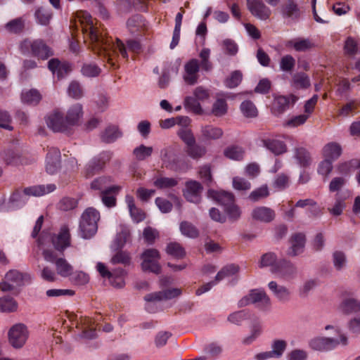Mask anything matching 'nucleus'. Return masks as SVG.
<instances>
[{
  "label": "nucleus",
  "mask_w": 360,
  "mask_h": 360,
  "mask_svg": "<svg viewBox=\"0 0 360 360\" xmlns=\"http://www.w3.org/2000/svg\"><path fill=\"white\" fill-rule=\"evenodd\" d=\"M339 308L346 314H360V301L352 297L346 298L341 302Z\"/></svg>",
  "instance_id": "obj_30"
},
{
  "label": "nucleus",
  "mask_w": 360,
  "mask_h": 360,
  "mask_svg": "<svg viewBox=\"0 0 360 360\" xmlns=\"http://www.w3.org/2000/svg\"><path fill=\"white\" fill-rule=\"evenodd\" d=\"M250 304H256L257 307L264 309L270 306L271 300L264 290L255 289L250 290L248 295L242 297L238 305L239 307H243Z\"/></svg>",
  "instance_id": "obj_8"
},
{
  "label": "nucleus",
  "mask_w": 360,
  "mask_h": 360,
  "mask_svg": "<svg viewBox=\"0 0 360 360\" xmlns=\"http://www.w3.org/2000/svg\"><path fill=\"white\" fill-rule=\"evenodd\" d=\"M153 152V148L152 146L141 144L133 150L132 154L136 160L143 161L150 157Z\"/></svg>",
  "instance_id": "obj_39"
},
{
  "label": "nucleus",
  "mask_w": 360,
  "mask_h": 360,
  "mask_svg": "<svg viewBox=\"0 0 360 360\" xmlns=\"http://www.w3.org/2000/svg\"><path fill=\"white\" fill-rule=\"evenodd\" d=\"M322 153L324 158L335 161L341 155L342 147L338 143L330 142L323 146Z\"/></svg>",
  "instance_id": "obj_29"
},
{
  "label": "nucleus",
  "mask_w": 360,
  "mask_h": 360,
  "mask_svg": "<svg viewBox=\"0 0 360 360\" xmlns=\"http://www.w3.org/2000/svg\"><path fill=\"white\" fill-rule=\"evenodd\" d=\"M167 253L177 259L182 258L185 256L186 252L184 248L178 243H170L167 245L166 249Z\"/></svg>",
  "instance_id": "obj_55"
},
{
  "label": "nucleus",
  "mask_w": 360,
  "mask_h": 360,
  "mask_svg": "<svg viewBox=\"0 0 360 360\" xmlns=\"http://www.w3.org/2000/svg\"><path fill=\"white\" fill-rule=\"evenodd\" d=\"M289 105L290 100L288 97L283 96H276L272 104V113L274 115L278 116L288 109Z\"/></svg>",
  "instance_id": "obj_31"
},
{
  "label": "nucleus",
  "mask_w": 360,
  "mask_h": 360,
  "mask_svg": "<svg viewBox=\"0 0 360 360\" xmlns=\"http://www.w3.org/2000/svg\"><path fill=\"white\" fill-rule=\"evenodd\" d=\"M48 68L53 74H56L58 78L63 77L64 74H66L69 70V67L62 65L58 59L50 60L48 63Z\"/></svg>",
  "instance_id": "obj_42"
},
{
  "label": "nucleus",
  "mask_w": 360,
  "mask_h": 360,
  "mask_svg": "<svg viewBox=\"0 0 360 360\" xmlns=\"http://www.w3.org/2000/svg\"><path fill=\"white\" fill-rule=\"evenodd\" d=\"M251 217L254 221L268 224L274 221L276 213L274 210L269 207L257 206L252 210Z\"/></svg>",
  "instance_id": "obj_17"
},
{
  "label": "nucleus",
  "mask_w": 360,
  "mask_h": 360,
  "mask_svg": "<svg viewBox=\"0 0 360 360\" xmlns=\"http://www.w3.org/2000/svg\"><path fill=\"white\" fill-rule=\"evenodd\" d=\"M27 195L25 191H15L12 194L9 200V207L17 209L21 207L27 202Z\"/></svg>",
  "instance_id": "obj_37"
},
{
  "label": "nucleus",
  "mask_w": 360,
  "mask_h": 360,
  "mask_svg": "<svg viewBox=\"0 0 360 360\" xmlns=\"http://www.w3.org/2000/svg\"><path fill=\"white\" fill-rule=\"evenodd\" d=\"M160 258L159 252L155 249H147L141 255L143 262L142 269L144 271H150L156 274L160 273L161 267L159 264Z\"/></svg>",
  "instance_id": "obj_11"
},
{
  "label": "nucleus",
  "mask_w": 360,
  "mask_h": 360,
  "mask_svg": "<svg viewBox=\"0 0 360 360\" xmlns=\"http://www.w3.org/2000/svg\"><path fill=\"white\" fill-rule=\"evenodd\" d=\"M240 110L247 117H255L257 115V109L250 101H245L240 104Z\"/></svg>",
  "instance_id": "obj_58"
},
{
  "label": "nucleus",
  "mask_w": 360,
  "mask_h": 360,
  "mask_svg": "<svg viewBox=\"0 0 360 360\" xmlns=\"http://www.w3.org/2000/svg\"><path fill=\"white\" fill-rule=\"evenodd\" d=\"M279 260H278L277 255L272 252H269L263 254L259 261V267L265 268L270 267L271 271L273 267L276 266Z\"/></svg>",
  "instance_id": "obj_36"
},
{
  "label": "nucleus",
  "mask_w": 360,
  "mask_h": 360,
  "mask_svg": "<svg viewBox=\"0 0 360 360\" xmlns=\"http://www.w3.org/2000/svg\"><path fill=\"white\" fill-rule=\"evenodd\" d=\"M29 278L27 274H23L17 270H10L5 275L4 280L0 282V289L3 292L13 290L15 288L24 285Z\"/></svg>",
  "instance_id": "obj_9"
},
{
  "label": "nucleus",
  "mask_w": 360,
  "mask_h": 360,
  "mask_svg": "<svg viewBox=\"0 0 360 360\" xmlns=\"http://www.w3.org/2000/svg\"><path fill=\"white\" fill-rule=\"evenodd\" d=\"M176 134L179 139L185 143L186 147L195 141V136L191 129L188 127H179Z\"/></svg>",
  "instance_id": "obj_48"
},
{
  "label": "nucleus",
  "mask_w": 360,
  "mask_h": 360,
  "mask_svg": "<svg viewBox=\"0 0 360 360\" xmlns=\"http://www.w3.org/2000/svg\"><path fill=\"white\" fill-rule=\"evenodd\" d=\"M344 50L348 55L356 54L359 51L357 41L352 37H348L345 42Z\"/></svg>",
  "instance_id": "obj_63"
},
{
  "label": "nucleus",
  "mask_w": 360,
  "mask_h": 360,
  "mask_svg": "<svg viewBox=\"0 0 360 360\" xmlns=\"http://www.w3.org/2000/svg\"><path fill=\"white\" fill-rule=\"evenodd\" d=\"M223 130L213 125L206 124L200 128V136L203 141H212L220 139L223 136Z\"/></svg>",
  "instance_id": "obj_26"
},
{
  "label": "nucleus",
  "mask_w": 360,
  "mask_h": 360,
  "mask_svg": "<svg viewBox=\"0 0 360 360\" xmlns=\"http://www.w3.org/2000/svg\"><path fill=\"white\" fill-rule=\"evenodd\" d=\"M122 136V132L116 126H110L105 129L101 136L103 141L112 143Z\"/></svg>",
  "instance_id": "obj_43"
},
{
  "label": "nucleus",
  "mask_w": 360,
  "mask_h": 360,
  "mask_svg": "<svg viewBox=\"0 0 360 360\" xmlns=\"http://www.w3.org/2000/svg\"><path fill=\"white\" fill-rule=\"evenodd\" d=\"M56 186L53 184H49L47 185H37L30 186L24 189L25 193L27 195V199L30 196L39 197L54 191Z\"/></svg>",
  "instance_id": "obj_24"
},
{
  "label": "nucleus",
  "mask_w": 360,
  "mask_h": 360,
  "mask_svg": "<svg viewBox=\"0 0 360 360\" xmlns=\"http://www.w3.org/2000/svg\"><path fill=\"white\" fill-rule=\"evenodd\" d=\"M112 153L109 151H103L91 158L84 166L82 171L84 176L86 179L91 178L103 170L105 164L110 161Z\"/></svg>",
  "instance_id": "obj_6"
},
{
  "label": "nucleus",
  "mask_w": 360,
  "mask_h": 360,
  "mask_svg": "<svg viewBox=\"0 0 360 360\" xmlns=\"http://www.w3.org/2000/svg\"><path fill=\"white\" fill-rule=\"evenodd\" d=\"M60 168V152L57 148L49 150L46 155V170L50 174H56Z\"/></svg>",
  "instance_id": "obj_19"
},
{
  "label": "nucleus",
  "mask_w": 360,
  "mask_h": 360,
  "mask_svg": "<svg viewBox=\"0 0 360 360\" xmlns=\"http://www.w3.org/2000/svg\"><path fill=\"white\" fill-rule=\"evenodd\" d=\"M46 123L47 127L54 132L68 134L71 131L67 124L63 114L58 110H55L48 115L46 118Z\"/></svg>",
  "instance_id": "obj_12"
},
{
  "label": "nucleus",
  "mask_w": 360,
  "mask_h": 360,
  "mask_svg": "<svg viewBox=\"0 0 360 360\" xmlns=\"http://www.w3.org/2000/svg\"><path fill=\"white\" fill-rule=\"evenodd\" d=\"M178 181L174 178L158 177L153 181V185L160 189L169 188L177 185Z\"/></svg>",
  "instance_id": "obj_52"
},
{
  "label": "nucleus",
  "mask_w": 360,
  "mask_h": 360,
  "mask_svg": "<svg viewBox=\"0 0 360 360\" xmlns=\"http://www.w3.org/2000/svg\"><path fill=\"white\" fill-rule=\"evenodd\" d=\"M52 12L47 7H38L34 12L37 22L41 25H48L52 18Z\"/></svg>",
  "instance_id": "obj_33"
},
{
  "label": "nucleus",
  "mask_w": 360,
  "mask_h": 360,
  "mask_svg": "<svg viewBox=\"0 0 360 360\" xmlns=\"http://www.w3.org/2000/svg\"><path fill=\"white\" fill-rule=\"evenodd\" d=\"M292 85L295 88L305 89L310 86V80L305 73L297 72L292 77Z\"/></svg>",
  "instance_id": "obj_46"
},
{
  "label": "nucleus",
  "mask_w": 360,
  "mask_h": 360,
  "mask_svg": "<svg viewBox=\"0 0 360 360\" xmlns=\"http://www.w3.org/2000/svg\"><path fill=\"white\" fill-rule=\"evenodd\" d=\"M207 195L208 197L215 200L219 204L224 206V209L226 207L234 202V196L229 192L209 190Z\"/></svg>",
  "instance_id": "obj_25"
},
{
  "label": "nucleus",
  "mask_w": 360,
  "mask_h": 360,
  "mask_svg": "<svg viewBox=\"0 0 360 360\" xmlns=\"http://www.w3.org/2000/svg\"><path fill=\"white\" fill-rule=\"evenodd\" d=\"M290 247L288 251V255L292 257L301 254L305 245V236L303 233H298L292 236L290 239Z\"/></svg>",
  "instance_id": "obj_21"
},
{
  "label": "nucleus",
  "mask_w": 360,
  "mask_h": 360,
  "mask_svg": "<svg viewBox=\"0 0 360 360\" xmlns=\"http://www.w3.org/2000/svg\"><path fill=\"white\" fill-rule=\"evenodd\" d=\"M29 337V331L23 323H16L8 330V338L9 344L15 349L22 348Z\"/></svg>",
  "instance_id": "obj_7"
},
{
  "label": "nucleus",
  "mask_w": 360,
  "mask_h": 360,
  "mask_svg": "<svg viewBox=\"0 0 360 360\" xmlns=\"http://www.w3.org/2000/svg\"><path fill=\"white\" fill-rule=\"evenodd\" d=\"M77 18L83 33L89 37L95 48L98 49V53H103L111 68H117L115 59L118 56V51L124 58H128L124 44L120 39L114 43L111 38L105 37L94 23L91 16L87 12L80 11Z\"/></svg>",
  "instance_id": "obj_1"
},
{
  "label": "nucleus",
  "mask_w": 360,
  "mask_h": 360,
  "mask_svg": "<svg viewBox=\"0 0 360 360\" xmlns=\"http://www.w3.org/2000/svg\"><path fill=\"white\" fill-rule=\"evenodd\" d=\"M181 294V290L179 288L167 289L162 291L148 294L144 297L145 301L148 302L146 308L149 312H154V311L150 309L151 302L171 300L179 297Z\"/></svg>",
  "instance_id": "obj_13"
},
{
  "label": "nucleus",
  "mask_w": 360,
  "mask_h": 360,
  "mask_svg": "<svg viewBox=\"0 0 360 360\" xmlns=\"http://www.w3.org/2000/svg\"><path fill=\"white\" fill-rule=\"evenodd\" d=\"M339 338L316 337L309 341L311 349L319 352H328L335 349L339 345H347V338L341 333L339 330H335Z\"/></svg>",
  "instance_id": "obj_4"
},
{
  "label": "nucleus",
  "mask_w": 360,
  "mask_h": 360,
  "mask_svg": "<svg viewBox=\"0 0 360 360\" xmlns=\"http://www.w3.org/2000/svg\"><path fill=\"white\" fill-rule=\"evenodd\" d=\"M294 158L300 167H307L311 162V155L309 152L303 147H298L294 149Z\"/></svg>",
  "instance_id": "obj_32"
},
{
  "label": "nucleus",
  "mask_w": 360,
  "mask_h": 360,
  "mask_svg": "<svg viewBox=\"0 0 360 360\" xmlns=\"http://www.w3.org/2000/svg\"><path fill=\"white\" fill-rule=\"evenodd\" d=\"M184 108L195 114L200 115L202 112L199 101L193 96H186L184 102Z\"/></svg>",
  "instance_id": "obj_49"
},
{
  "label": "nucleus",
  "mask_w": 360,
  "mask_h": 360,
  "mask_svg": "<svg viewBox=\"0 0 360 360\" xmlns=\"http://www.w3.org/2000/svg\"><path fill=\"white\" fill-rule=\"evenodd\" d=\"M101 72V68L95 63H84L81 69L82 74L87 77H97Z\"/></svg>",
  "instance_id": "obj_56"
},
{
  "label": "nucleus",
  "mask_w": 360,
  "mask_h": 360,
  "mask_svg": "<svg viewBox=\"0 0 360 360\" xmlns=\"http://www.w3.org/2000/svg\"><path fill=\"white\" fill-rule=\"evenodd\" d=\"M99 212L92 207L87 208L82 215L79 223L81 236L84 238L92 237L97 231Z\"/></svg>",
  "instance_id": "obj_5"
},
{
  "label": "nucleus",
  "mask_w": 360,
  "mask_h": 360,
  "mask_svg": "<svg viewBox=\"0 0 360 360\" xmlns=\"http://www.w3.org/2000/svg\"><path fill=\"white\" fill-rule=\"evenodd\" d=\"M68 95L75 98L79 99L83 96V91L80 84L75 81L72 82L68 89Z\"/></svg>",
  "instance_id": "obj_64"
},
{
  "label": "nucleus",
  "mask_w": 360,
  "mask_h": 360,
  "mask_svg": "<svg viewBox=\"0 0 360 360\" xmlns=\"http://www.w3.org/2000/svg\"><path fill=\"white\" fill-rule=\"evenodd\" d=\"M83 115V107L80 103H75L68 109L65 119L70 130L79 124Z\"/></svg>",
  "instance_id": "obj_18"
},
{
  "label": "nucleus",
  "mask_w": 360,
  "mask_h": 360,
  "mask_svg": "<svg viewBox=\"0 0 360 360\" xmlns=\"http://www.w3.org/2000/svg\"><path fill=\"white\" fill-rule=\"evenodd\" d=\"M268 287L279 302L285 303L290 300L291 292L287 287L278 285L276 281L269 282Z\"/></svg>",
  "instance_id": "obj_20"
},
{
  "label": "nucleus",
  "mask_w": 360,
  "mask_h": 360,
  "mask_svg": "<svg viewBox=\"0 0 360 360\" xmlns=\"http://www.w3.org/2000/svg\"><path fill=\"white\" fill-rule=\"evenodd\" d=\"M271 273L283 281H290L297 277V269L291 262L280 259L277 265L271 269Z\"/></svg>",
  "instance_id": "obj_10"
},
{
  "label": "nucleus",
  "mask_w": 360,
  "mask_h": 360,
  "mask_svg": "<svg viewBox=\"0 0 360 360\" xmlns=\"http://www.w3.org/2000/svg\"><path fill=\"white\" fill-rule=\"evenodd\" d=\"M185 152L193 160H199L202 158L207 153L205 146L197 144L195 141L186 147Z\"/></svg>",
  "instance_id": "obj_34"
},
{
  "label": "nucleus",
  "mask_w": 360,
  "mask_h": 360,
  "mask_svg": "<svg viewBox=\"0 0 360 360\" xmlns=\"http://www.w3.org/2000/svg\"><path fill=\"white\" fill-rule=\"evenodd\" d=\"M281 13L284 18L297 20L300 16L298 5L294 0H286L281 7Z\"/></svg>",
  "instance_id": "obj_22"
},
{
  "label": "nucleus",
  "mask_w": 360,
  "mask_h": 360,
  "mask_svg": "<svg viewBox=\"0 0 360 360\" xmlns=\"http://www.w3.org/2000/svg\"><path fill=\"white\" fill-rule=\"evenodd\" d=\"M287 347V342L283 340H276L271 345V353L275 358L281 357Z\"/></svg>",
  "instance_id": "obj_60"
},
{
  "label": "nucleus",
  "mask_w": 360,
  "mask_h": 360,
  "mask_svg": "<svg viewBox=\"0 0 360 360\" xmlns=\"http://www.w3.org/2000/svg\"><path fill=\"white\" fill-rule=\"evenodd\" d=\"M191 167L190 161L186 157L176 154L167 169L176 172H185Z\"/></svg>",
  "instance_id": "obj_28"
},
{
  "label": "nucleus",
  "mask_w": 360,
  "mask_h": 360,
  "mask_svg": "<svg viewBox=\"0 0 360 360\" xmlns=\"http://www.w3.org/2000/svg\"><path fill=\"white\" fill-rule=\"evenodd\" d=\"M25 22V20L22 17L17 18L8 22L4 27L10 33L18 34L24 30Z\"/></svg>",
  "instance_id": "obj_38"
},
{
  "label": "nucleus",
  "mask_w": 360,
  "mask_h": 360,
  "mask_svg": "<svg viewBox=\"0 0 360 360\" xmlns=\"http://www.w3.org/2000/svg\"><path fill=\"white\" fill-rule=\"evenodd\" d=\"M247 7L257 18L266 20L269 18L271 11L262 0H247Z\"/></svg>",
  "instance_id": "obj_15"
},
{
  "label": "nucleus",
  "mask_w": 360,
  "mask_h": 360,
  "mask_svg": "<svg viewBox=\"0 0 360 360\" xmlns=\"http://www.w3.org/2000/svg\"><path fill=\"white\" fill-rule=\"evenodd\" d=\"M39 248L42 250L44 259L54 263L57 274L62 277L72 275L73 267L64 258H57L56 252L47 248L52 245L56 250L63 252L70 245V234L69 229L63 226L58 233L53 234L49 231H43L37 240Z\"/></svg>",
  "instance_id": "obj_2"
},
{
  "label": "nucleus",
  "mask_w": 360,
  "mask_h": 360,
  "mask_svg": "<svg viewBox=\"0 0 360 360\" xmlns=\"http://www.w3.org/2000/svg\"><path fill=\"white\" fill-rule=\"evenodd\" d=\"M82 337L86 339H94L96 337V328L91 325V320L84 319L81 323Z\"/></svg>",
  "instance_id": "obj_45"
},
{
  "label": "nucleus",
  "mask_w": 360,
  "mask_h": 360,
  "mask_svg": "<svg viewBox=\"0 0 360 360\" xmlns=\"http://www.w3.org/2000/svg\"><path fill=\"white\" fill-rule=\"evenodd\" d=\"M360 105V101L352 100L345 104L339 110L338 115L342 117L349 116Z\"/></svg>",
  "instance_id": "obj_59"
},
{
  "label": "nucleus",
  "mask_w": 360,
  "mask_h": 360,
  "mask_svg": "<svg viewBox=\"0 0 360 360\" xmlns=\"http://www.w3.org/2000/svg\"><path fill=\"white\" fill-rule=\"evenodd\" d=\"M345 207V200L339 193L335 195L334 205L328 207V211L333 216L340 215Z\"/></svg>",
  "instance_id": "obj_53"
},
{
  "label": "nucleus",
  "mask_w": 360,
  "mask_h": 360,
  "mask_svg": "<svg viewBox=\"0 0 360 360\" xmlns=\"http://www.w3.org/2000/svg\"><path fill=\"white\" fill-rule=\"evenodd\" d=\"M129 237V231L127 229L122 230L116 236V238L112 245V248L115 250L122 249L127 243Z\"/></svg>",
  "instance_id": "obj_57"
},
{
  "label": "nucleus",
  "mask_w": 360,
  "mask_h": 360,
  "mask_svg": "<svg viewBox=\"0 0 360 360\" xmlns=\"http://www.w3.org/2000/svg\"><path fill=\"white\" fill-rule=\"evenodd\" d=\"M21 100L24 103L36 105L41 100V95L37 90L31 89L22 93Z\"/></svg>",
  "instance_id": "obj_44"
},
{
  "label": "nucleus",
  "mask_w": 360,
  "mask_h": 360,
  "mask_svg": "<svg viewBox=\"0 0 360 360\" xmlns=\"http://www.w3.org/2000/svg\"><path fill=\"white\" fill-rule=\"evenodd\" d=\"M202 189L203 188L200 183L191 180L186 183L183 194L188 202L198 204L201 200Z\"/></svg>",
  "instance_id": "obj_14"
},
{
  "label": "nucleus",
  "mask_w": 360,
  "mask_h": 360,
  "mask_svg": "<svg viewBox=\"0 0 360 360\" xmlns=\"http://www.w3.org/2000/svg\"><path fill=\"white\" fill-rule=\"evenodd\" d=\"M280 69L283 72H291L295 65V59L291 55L283 56L280 60Z\"/></svg>",
  "instance_id": "obj_61"
},
{
  "label": "nucleus",
  "mask_w": 360,
  "mask_h": 360,
  "mask_svg": "<svg viewBox=\"0 0 360 360\" xmlns=\"http://www.w3.org/2000/svg\"><path fill=\"white\" fill-rule=\"evenodd\" d=\"M239 271V266L236 264H229L222 268L216 275L214 281H216V284L225 278L233 276L238 273Z\"/></svg>",
  "instance_id": "obj_47"
},
{
  "label": "nucleus",
  "mask_w": 360,
  "mask_h": 360,
  "mask_svg": "<svg viewBox=\"0 0 360 360\" xmlns=\"http://www.w3.org/2000/svg\"><path fill=\"white\" fill-rule=\"evenodd\" d=\"M224 153L229 159L240 160L243 158L244 150L241 147L232 146L226 148Z\"/></svg>",
  "instance_id": "obj_51"
},
{
  "label": "nucleus",
  "mask_w": 360,
  "mask_h": 360,
  "mask_svg": "<svg viewBox=\"0 0 360 360\" xmlns=\"http://www.w3.org/2000/svg\"><path fill=\"white\" fill-rule=\"evenodd\" d=\"M176 153L173 146H167L162 148L160 151V158L166 168L172 162Z\"/></svg>",
  "instance_id": "obj_54"
},
{
  "label": "nucleus",
  "mask_w": 360,
  "mask_h": 360,
  "mask_svg": "<svg viewBox=\"0 0 360 360\" xmlns=\"http://www.w3.org/2000/svg\"><path fill=\"white\" fill-rule=\"evenodd\" d=\"M262 141L264 147L276 155H279L287 152L286 144L281 140L266 139H263Z\"/></svg>",
  "instance_id": "obj_27"
},
{
  "label": "nucleus",
  "mask_w": 360,
  "mask_h": 360,
  "mask_svg": "<svg viewBox=\"0 0 360 360\" xmlns=\"http://www.w3.org/2000/svg\"><path fill=\"white\" fill-rule=\"evenodd\" d=\"M200 70L199 61L197 59H191L184 65V80L188 85H193L197 83L199 78Z\"/></svg>",
  "instance_id": "obj_16"
},
{
  "label": "nucleus",
  "mask_w": 360,
  "mask_h": 360,
  "mask_svg": "<svg viewBox=\"0 0 360 360\" xmlns=\"http://www.w3.org/2000/svg\"><path fill=\"white\" fill-rule=\"evenodd\" d=\"M120 190L119 186H110L108 189L101 192V199L103 203L108 207H113L115 205L116 199L112 193H116Z\"/></svg>",
  "instance_id": "obj_35"
},
{
  "label": "nucleus",
  "mask_w": 360,
  "mask_h": 360,
  "mask_svg": "<svg viewBox=\"0 0 360 360\" xmlns=\"http://www.w3.org/2000/svg\"><path fill=\"white\" fill-rule=\"evenodd\" d=\"M179 229L182 235L191 238H195L199 236L198 229L191 222L183 221L181 222Z\"/></svg>",
  "instance_id": "obj_41"
},
{
  "label": "nucleus",
  "mask_w": 360,
  "mask_h": 360,
  "mask_svg": "<svg viewBox=\"0 0 360 360\" xmlns=\"http://www.w3.org/2000/svg\"><path fill=\"white\" fill-rule=\"evenodd\" d=\"M269 194V188L267 185L265 184L252 191L248 198L252 202H257L267 198Z\"/></svg>",
  "instance_id": "obj_50"
},
{
  "label": "nucleus",
  "mask_w": 360,
  "mask_h": 360,
  "mask_svg": "<svg viewBox=\"0 0 360 360\" xmlns=\"http://www.w3.org/2000/svg\"><path fill=\"white\" fill-rule=\"evenodd\" d=\"M20 49L24 55L31 54L41 60H46L53 55L50 48L40 39L32 41L26 39L20 44Z\"/></svg>",
  "instance_id": "obj_3"
},
{
  "label": "nucleus",
  "mask_w": 360,
  "mask_h": 360,
  "mask_svg": "<svg viewBox=\"0 0 360 360\" xmlns=\"http://www.w3.org/2000/svg\"><path fill=\"white\" fill-rule=\"evenodd\" d=\"M111 179L108 176H101L94 179L91 184V188L94 190H100L102 191H105L110 186Z\"/></svg>",
  "instance_id": "obj_62"
},
{
  "label": "nucleus",
  "mask_w": 360,
  "mask_h": 360,
  "mask_svg": "<svg viewBox=\"0 0 360 360\" xmlns=\"http://www.w3.org/2000/svg\"><path fill=\"white\" fill-rule=\"evenodd\" d=\"M18 303L10 296L0 297V311L4 313L13 312L17 310Z\"/></svg>",
  "instance_id": "obj_40"
},
{
  "label": "nucleus",
  "mask_w": 360,
  "mask_h": 360,
  "mask_svg": "<svg viewBox=\"0 0 360 360\" xmlns=\"http://www.w3.org/2000/svg\"><path fill=\"white\" fill-rule=\"evenodd\" d=\"M285 46L298 52H305L314 48L315 44L308 38H297L288 41Z\"/></svg>",
  "instance_id": "obj_23"
}]
</instances>
